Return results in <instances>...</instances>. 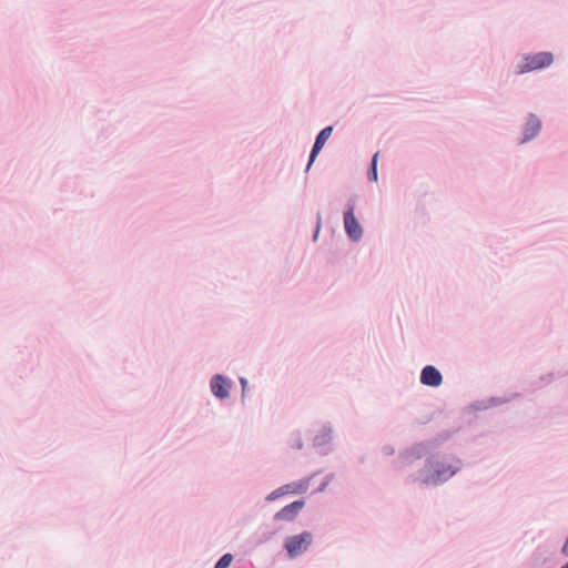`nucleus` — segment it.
Masks as SVG:
<instances>
[{"label":"nucleus","instance_id":"f257e3e1","mask_svg":"<svg viewBox=\"0 0 568 568\" xmlns=\"http://www.w3.org/2000/svg\"><path fill=\"white\" fill-rule=\"evenodd\" d=\"M554 62V55L551 52H538L528 54L524 58L523 63L518 64V73H526L549 67Z\"/></svg>","mask_w":568,"mask_h":568},{"label":"nucleus","instance_id":"f03ea898","mask_svg":"<svg viewBox=\"0 0 568 568\" xmlns=\"http://www.w3.org/2000/svg\"><path fill=\"white\" fill-rule=\"evenodd\" d=\"M312 542L311 534L303 532L301 535L286 538L285 548L291 557H296L304 552Z\"/></svg>","mask_w":568,"mask_h":568},{"label":"nucleus","instance_id":"7ed1b4c3","mask_svg":"<svg viewBox=\"0 0 568 568\" xmlns=\"http://www.w3.org/2000/svg\"><path fill=\"white\" fill-rule=\"evenodd\" d=\"M344 226L347 235L353 241H358L363 235V230L357 219L354 215L353 207H349L347 212L344 214Z\"/></svg>","mask_w":568,"mask_h":568},{"label":"nucleus","instance_id":"20e7f679","mask_svg":"<svg viewBox=\"0 0 568 568\" xmlns=\"http://www.w3.org/2000/svg\"><path fill=\"white\" fill-rule=\"evenodd\" d=\"M211 389L216 397L224 399L230 395L231 382L222 375H215L211 381Z\"/></svg>","mask_w":568,"mask_h":568},{"label":"nucleus","instance_id":"39448f33","mask_svg":"<svg viewBox=\"0 0 568 568\" xmlns=\"http://www.w3.org/2000/svg\"><path fill=\"white\" fill-rule=\"evenodd\" d=\"M304 507V503L302 500L293 501L292 504L285 506L280 511H277L274 516L276 520H286L292 521L295 519L297 514Z\"/></svg>","mask_w":568,"mask_h":568},{"label":"nucleus","instance_id":"423d86ee","mask_svg":"<svg viewBox=\"0 0 568 568\" xmlns=\"http://www.w3.org/2000/svg\"><path fill=\"white\" fill-rule=\"evenodd\" d=\"M420 382L424 385L437 387L442 384L443 377L436 367L428 365V366L424 367L422 371Z\"/></svg>","mask_w":568,"mask_h":568},{"label":"nucleus","instance_id":"0eeeda50","mask_svg":"<svg viewBox=\"0 0 568 568\" xmlns=\"http://www.w3.org/2000/svg\"><path fill=\"white\" fill-rule=\"evenodd\" d=\"M541 124L538 118L529 115L524 130V139L521 142H527L535 138L540 131Z\"/></svg>","mask_w":568,"mask_h":568},{"label":"nucleus","instance_id":"6e6552de","mask_svg":"<svg viewBox=\"0 0 568 568\" xmlns=\"http://www.w3.org/2000/svg\"><path fill=\"white\" fill-rule=\"evenodd\" d=\"M456 473V469L453 468L452 466H448L447 468H443V469H435V474H433L432 476L429 477H426L425 481L426 483H438V481H443V480H446L447 478L452 477L454 474Z\"/></svg>","mask_w":568,"mask_h":568},{"label":"nucleus","instance_id":"1a4fd4ad","mask_svg":"<svg viewBox=\"0 0 568 568\" xmlns=\"http://www.w3.org/2000/svg\"><path fill=\"white\" fill-rule=\"evenodd\" d=\"M377 159H378V152L375 153L372 159L371 171L368 173L369 180L373 182L377 181Z\"/></svg>","mask_w":568,"mask_h":568},{"label":"nucleus","instance_id":"9d476101","mask_svg":"<svg viewBox=\"0 0 568 568\" xmlns=\"http://www.w3.org/2000/svg\"><path fill=\"white\" fill-rule=\"evenodd\" d=\"M232 559L233 557L231 554L223 555L216 562L215 568H227L231 565Z\"/></svg>","mask_w":568,"mask_h":568},{"label":"nucleus","instance_id":"9b49d317","mask_svg":"<svg viewBox=\"0 0 568 568\" xmlns=\"http://www.w3.org/2000/svg\"><path fill=\"white\" fill-rule=\"evenodd\" d=\"M318 152H320V134L316 136L314 145H313V149L311 151L307 169L314 162V160H315V158H316Z\"/></svg>","mask_w":568,"mask_h":568},{"label":"nucleus","instance_id":"f8f14e48","mask_svg":"<svg viewBox=\"0 0 568 568\" xmlns=\"http://www.w3.org/2000/svg\"><path fill=\"white\" fill-rule=\"evenodd\" d=\"M332 131H333L332 126L322 129V146L324 145L325 141L329 138Z\"/></svg>","mask_w":568,"mask_h":568},{"label":"nucleus","instance_id":"ddd939ff","mask_svg":"<svg viewBox=\"0 0 568 568\" xmlns=\"http://www.w3.org/2000/svg\"><path fill=\"white\" fill-rule=\"evenodd\" d=\"M286 493H288V490H287L286 488H285V489H284V488H281V489H278V490H276V491H272V494L268 496V499H274V498H276L277 496H280V495H284V494H286Z\"/></svg>","mask_w":568,"mask_h":568},{"label":"nucleus","instance_id":"4468645a","mask_svg":"<svg viewBox=\"0 0 568 568\" xmlns=\"http://www.w3.org/2000/svg\"><path fill=\"white\" fill-rule=\"evenodd\" d=\"M562 554L568 556V536H567V539H566L565 545L562 547Z\"/></svg>","mask_w":568,"mask_h":568},{"label":"nucleus","instance_id":"2eb2a0df","mask_svg":"<svg viewBox=\"0 0 568 568\" xmlns=\"http://www.w3.org/2000/svg\"><path fill=\"white\" fill-rule=\"evenodd\" d=\"M318 234H320V224L316 226L314 237L316 239Z\"/></svg>","mask_w":568,"mask_h":568},{"label":"nucleus","instance_id":"dca6fc26","mask_svg":"<svg viewBox=\"0 0 568 568\" xmlns=\"http://www.w3.org/2000/svg\"><path fill=\"white\" fill-rule=\"evenodd\" d=\"M241 384L243 386V388L246 386V381L244 378H241Z\"/></svg>","mask_w":568,"mask_h":568},{"label":"nucleus","instance_id":"f3484780","mask_svg":"<svg viewBox=\"0 0 568 568\" xmlns=\"http://www.w3.org/2000/svg\"><path fill=\"white\" fill-rule=\"evenodd\" d=\"M561 568H568V562L565 564Z\"/></svg>","mask_w":568,"mask_h":568}]
</instances>
